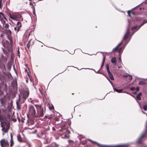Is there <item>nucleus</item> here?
Wrapping results in <instances>:
<instances>
[{
	"label": "nucleus",
	"instance_id": "obj_1",
	"mask_svg": "<svg viewBox=\"0 0 147 147\" xmlns=\"http://www.w3.org/2000/svg\"><path fill=\"white\" fill-rule=\"evenodd\" d=\"M4 111L3 109L0 110V121L1 125V126L2 127V131L3 132V135H4V133L8 132L10 126L9 121L6 120L3 121L1 119V112L2 111L3 112Z\"/></svg>",
	"mask_w": 147,
	"mask_h": 147
},
{
	"label": "nucleus",
	"instance_id": "obj_2",
	"mask_svg": "<svg viewBox=\"0 0 147 147\" xmlns=\"http://www.w3.org/2000/svg\"><path fill=\"white\" fill-rule=\"evenodd\" d=\"M29 95L28 91H23L20 92V94L19 95V99L18 102H16V105L18 109H20V103L21 104L24 102V101Z\"/></svg>",
	"mask_w": 147,
	"mask_h": 147
},
{
	"label": "nucleus",
	"instance_id": "obj_3",
	"mask_svg": "<svg viewBox=\"0 0 147 147\" xmlns=\"http://www.w3.org/2000/svg\"><path fill=\"white\" fill-rule=\"evenodd\" d=\"M147 16L146 15H145L142 17H136L135 20L136 21L141 22L143 21V22L139 26L136 25L133 27L131 28V29L133 30L136 29V31H137L144 24L147 23V20L145 19V18H146Z\"/></svg>",
	"mask_w": 147,
	"mask_h": 147
},
{
	"label": "nucleus",
	"instance_id": "obj_4",
	"mask_svg": "<svg viewBox=\"0 0 147 147\" xmlns=\"http://www.w3.org/2000/svg\"><path fill=\"white\" fill-rule=\"evenodd\" d=\"M28 109V114L29 115L33 118L38 117V116L36 114V110L33 106L29 105Z\"/></svg>",
	"mask_w": 147,
	"mask_h": 147
},
{
	"label": "nucleus",
	"instance_id": "obj_5",
	"mask_svg": "<svg viewBox=\"0 0 147 147\" xmlns=\"http://www.w3.org/2000/svg\"><path fill=\"white\" fill-rule=\"evenodd\" d=\"M37 110V113H36L38 117H42L44 115V110L43 109L38 105H34Z\"/></svg>",
	"mask_w": 147,
	"mask_h": 147
},
{
	"label": "nucleus",
	"instance_id": "obj_6",
	"mask_svg": "<svg viewBox=\"0 0 147 147\" xmlns=\"http://www.w3.org/2000/svg\"><path fill=\"white\" fill-rule=\"evenodd\" d=\"M8 15L11 19L14 20H18L19 19H21L22 21L23 20L22 16L19 14L14 15L9 13Z\"/></svg>",
	"mask_w": 147,
	"mask_h": 147
},
{
	"label": "nucleus",
	"instance_id": "obj_7",
	"mask_svg": "<svg viewBox=\"0 0 147 147\" xmlns=\"http://www.w3.org/2000/svg\"><path fill=\"white\" fill-rule=\"evenodd\" d=\"M67 127L65 124L63 125L61 127V129L59 130V131H62L63 133L65 134L70 133L69 130L67 129Z\"/></svg>",
	"mask_w": 147,
	"mask_h": 147
},
{
	"label": "nucleus",
	"instance_id": "obj_8",
	"mask_svg": "<svg viewBox=\"0 0 147 147\" xmlns=\"http://www.w3.org/2000/svg\"><path fill=\"white\" fill-rule=\"evenodd\" d=\"M0 142L2 147H7L9 145L7 140L5 139L1 140Z\"/></svg>",
	"mask_w": 147,
	"mask_h": 147
},
{
	"label": "nucleus",
	"instance_id": "obj_9",
	"mask_svg": "<svg viewBox=\"0 0 147 147\" xmlns=\"http://www.w3.org/2000/svg\"><path fill=\"white\" fill-rule=\"evenodd\" d=\"M106 68H107V71L108 72V75L111 79L112 80H114V78L113 77V76L112 74L111 73L110 70H109V65L108 64H107L106 65Z\"/></svg>",
	"mask_w": 147,
	"mask_h": 147
},
{
	"label": "nucleus",
	"instance_id": "obj_10",
	"mask_svg": "<svg viewBox=\"0 0 147 147\" xmlns=\"http://www.w3.org/2000/svg\"><path fill=\"white\" fill-rule=\"evenodd\" d=\"M130 33V32L129 31V26L127 28V31L123 37V40H126L127 39L128 36L129 35Z\"/></svg>",
	"mask_w": 147,
	"mask_h": 147
},
{
	"label": "nucleus",
	"instance_id": "obj_11",
	"mask_svg": "<svg viewBox=\"0 0 147 147\" xmlns=\"http://www.w3.org/2000/svg\"><path fill=\"white\" fill-rule=\"evenodd\" d=\"M145 134H143L136 141V143L139 144H142V139L145 137Z\"/></svg>",
	"mask_w": 147,
	"mask_h": 147
},
{
	"label": "nucleus",
	"instance_id": "obj_12",
	"mask_svg": "<svg viewBox=\"0 0 147 147\" xmlns=\"http://www.w3.org/2000/svg\"><path fill=\"white\" fill-rule=\"evenodd\" d=\"M0 20L3 25H4L5 24V20H7L5 17L0 16Z\"/></svg>",
	"mask_w": 147,
	"mask_h": 147
},
{
	"label": "nucleus",
	"instance_id": "obj_13",
	"mask_svg": "<svg viewBox=\"0 0 147 147\" xmlns=\"http://www.w3.org/2000/svg\"><path fill=\"white\" fill-rule=\"evenodd\" d=\"M50 142V140L48 138L46 137L43 138V143L44 144H49Z\"/></svg>",
	"mask_w": 147,
	"mask_h": 147
},
{
	"label": "nucleus",
	"instance_id": "obj_14",
	"mask_svg": "<svg viewBox=\"0 0 147 147\" xmlns=\"http://www.w3.org/2000/svg\"><path fill=\"white\" fill-rule=\"evenodd\" d=\"M17 138L18 141L20 142H25L24 140L22 138L21 136L20 135H18Z\"/></svg>",
	"mask_w": 147,
	"mask_h": 147
},
{
	"label": "nucleus",
	"instance_id": "obj_15",
	"mask_svg": "<svg viewBox=\"0 0 147 147\" xmlns=\"http://www.w3.org/2000/svg\"><path fill=\"white\" fill-rule=\"evenodd\" d=\"M125 47L123 45V46L122 47L120 48L118 50V53H119V56H121V54L122 53L123 50L124 49Z\"/></svg>",
	"mask_w": 147,
	"mask_h": 147
},
{
	"label": "nucleus",
	"instance_id": "obj_16",
	"mask_svg": "<svg viewBox=\"0 0 147 147\" xmlns=\"http://www.w3.org/2000/svg\"><path fill=\"white\" fill-rule=\"evenodd\" d=\"M127 145L125 144H118L111 146L112 147H122L126 146Z\"/></svg>",
	"mask_w": 147,
	"mask_h": 147
},
{
	"label": "nucleus",
	"instance_id": "obj_17",
	"mask_svg": "<svg viewBox=\"0 0 147 147\" xmlns=\"http://www.w3.org/2000/svg\"><path fill=\"white\" fill-rule=\"evenodd\" d=\"M5 33L7 36L10 35L11 34V32L10 30H5Z\"/></svg>",
	"mask_w": 147,
	"mask_h": 147
},
{
	"label": "nucleus",
	"instance_id": "obj_18",
	"mask_svg": "<svg viewBox=\"0 0 147 147\" xmlns=\"http://www.w3.org/2000/svg\"><path fill=\"white\" fill-rule=\"evenodd\" d=\"M116 59L115 57H113L111 59V62L113 63H114L115 65H116Z\"/></svg>",
	"mask_w": 147,
	"mask_h": 147
},
{
	"label": "nucleus",
	"instance_id": "obj_19",
	"mask_svg": "<svg viewBox=\"0 0 147 147\" xmlns=\"http://www.w3.org/2000/svg\"><path fill=\"white\" fill-rule=\"evenodd\" d=\"M7 37L8 39L9 40L10 42L12 43V40L11 35L7 36Z\"/></svg>",
	"mask_w": 147,
	"mask_h": 147
},
{
	"label": "nucleus",
	"instance_id": "obj_20",
	"mask_svg": "<svg viewBox=\"0 0 147 147\" xmlns=\"http://www.w3.org/2000/svg\"><path fill=\"white\" fill-rule=\"evenodd\" d=\"M113 90L114 91H116L118 93H121L122 92V89L121 90H118L116 88H113Z\"/></svg>",
	"mask_w": 147,
	"mask_h": 147
},
{
	"label": "nucleus",
	"instance_id": "obj_21",
	"mask_svg": "<svg viewBox=\"0 0 147 147\" xmlns=\"http://www.w3.org/2000/svg\"><path fill=\"white\" fill-rule=\"evenodd\" d=\"M97 145L99 147H110L109 146H105L99 143H97Z\"/></svg>",
	"mask_w": 147,
	"mask_h": 147
},
{
	"label": "nucleus",
	"instance_id": "obj_22",
	"mask_svg": "<svg viewBox=\"0 0 147 147\" xmlns=\"http://www.w3.org/2000/svg\"><path fill=\"white\" fill-rule=\"evenodd\" d=\"M146 84L145 82L143 81H141L139 82V84L140 85H144Z\"/></svg>",
	"mask_w": 147,
	"mask_h": 147
},
{
	"label": "nucleus",
	"instance_id": "obj_23",
	"mask_svg": "<svg viewBox=\"0 0 147 147\" xmlns=\"http://www.w3.org/2000/svg\"><path fill=\"white\" fill-rule=\"evenodd\" d=\"M17 26H19V27L21 28L22 26L21 23L20 22H18L17 23Z\"/></svg>",
	"mask_w": 147,
	"mask_h": 147
},
{
	"label": "nucleus",
	"instance_id": "obj_24",
	"mask_svg": "<svg viewBox=\"0 0 147 147\" xmlns=\"http://www.w3.org/2000/svg\"><path fill=\"white\" fill-rule=\"evenodd\" d=\"M88 140L89 141H90V142H92V143H93L94 144H97V143H97L96 142L93 141V140H90V139H88Z\"/></svg>",
	"mask_w": 147,
	"mask_h": 147
},
{
	"label": "nucleus",
	"instance_id": "obj_25",
	"mask_svg": "<svg viewBox=\"0 0 147 147\" xmlns=\"http://www.w3.org/2000/svg\"><path fill=\"white\" fill-rule=\"evenodd\" d=\"M118 47L117 46L115 48H114L112 50V52L114 53L115 51H117L118 49Z\"/></svg>",
	"mask_w": 147,
	"mask_h": 147
},
{
	"label": "nucleus",
	"instance_id": "obj_26",
	"mask_svg": "<svg viewBox=\"0 0 147 147\" xmlns=\"http://www.w3.org/2000/svg\"><path fill=\"white\" fill-rule=\"evenodd\" d=\"M20 28L19 27V26H17L16 27H15L14 28V30H17V32L20 29Z\"/></svg>",
	"mask_w": 147,
	"mask_h": 147
},
{
	"label": "nucleus",
	"instance_id": "obj_27",
	"mask_svg": "<svg viewBox=\"0 0 147 147\" xmlns=\"http://www.w3.org/2000/svg\"><path fill=\"white\" fill-rule=\"evenodd\" d=\"M87 69H90V68H87ZM92 69V70H93L95 72V73H98V74H101V73L100 72H99V70H100V69L98 71H96L94 69Z\"/></svg>",
	"mask_w": 147,
	"mask_h": 147
},
{
	"label": "nucleus",
	"instance_id": "obj_28",
	"mask_svg": "<svg viewBox=\"0 0 147 147\" xmlns=\"http://www.w3.org/2000/svg\"><path fill=\"white\" fill-rule=\"evenodd\" d=\"M143 109L145 111H146L147 110V105H145L143 106Z\"/></svg>",
	"mask_w": 147,
	"mask_h": 147
},
{
	"label": "nucleus",
	"instance_id": "obj_29",
	"mask_svg": "<svg viewBox=\"0 0 147 147\" xmlns=\"http://www.w3.org/2000/svg\"><path fill=\"white\" fill-rule=\"evenodd\" d=\"M131 38V37H130V38H129V40L127 42L123 45L125 47L126 46V45L127 44V43L129 42V41H130Z\"/></svg>",
	"mask_w": 147,
	"mask_h": 147
},
{
	"label": "nucleus",
	"instance_id": "obj_30",
	"mask_svg": "<svg viewBox=\"0 0 147 147\" xmlns=\"http://www.w3.org/2000/svg\"><path fill=\"white\" fill-rule=\"evenodd\" d=\"M11 143H10V146L11 147H12V146L13 145L14 142H13V140H12L11 139Z\"/></svg>",
	"mask_w": 147,
	"mask_h": 147
},
{
	"label": "nucleus",
	"instance_id": "obj_31",
	"mask_svg": "<svg viewBox=\"0 0 147 147\" xmlns=\"http://www.w3.org/2000/svg\"><path fill=\"white\" fill-rule=\"evenodd\" d=\"M8 77L10 79L12 78V77L11 74L10 73H8Z\"/></svg>",
	"mask_w": 147,
	"mask_h": 147
},
{
	"label": "nucleus",
	"instance_id": "obj_32",
	"mask_svg": "<svg viewBox=\"0 0 147 147\" xmlns=\"http://www.w3.org/2000/svg\"><path fill=\"white\" fill-rule=\"evenodd\" d=\"M8 77L10 79L12 78V77L11 74L10 73H8Z\"/></svg>",
	"mask_w": 147,
	"mask_h": 147
},
{
	"label": "nucleus",
	"instance_id": "obj_33",
	"mask_svg": "<svg viewBox=\"0 0 147 147\" xmlns=\"http://www.w3.org/2000/svg\"><path fill=\"white\" fill-rule=\"evenodd\" d=\"M131 10H129L128 11L127 13H128V16L129 17H131V15L130 14V13H131Z\"/></svg>",
	"mask_w": 147,
	"mask_h": 147
},
{
	"label": "nucleus",
	"instance_id": "obj_34",
	"mask_svg": "<svg viewBox=\"0 0 147 147\" xmlns=\"http://www.w3.org/2000/svg\"><path fill=\"white\" fill-rule=\"evenodd\" d=\"M5 24L4 27L5 28H8V27H9V25H8V24Z\"/></svg>",
	"mask_w": 147,
	"mask_h": 147
},
{
	"label": "nucleus",
	"instance_id": "obj_35",
	"mask_svg": "<svg viewBox=\"0 0 147 147\" xmlns=\"http://www.w3.org/2000/svg\"><path fill=\"white\" fill-rule=\"evenodd\" d=\"M136 98L138 100H141V98L140 96H138V95H137Z\"/></svg>",
	"mask_w": 147,
	"mask_h": 147
},
{
	"label": "nucleus",
	"instance_id": "obj_36",
	"mask_svg": "<svg viewBox=\"0 0 147 147\" xmlns=\"http://www.w3.org/2000/svg\"><path fill=\"white\" fill-rule=\"evenodd\" d=\"M135 88L134 87H131L130 88V90L132 91H134L135 90Z\"/></svg>",
	"mask_w": 147,
	"mask_h": 147
},
{
	"label": "nucleus",
	"instance_id": "obj_37",
	"mask_svg": "<svg viewBox=\"0 0 147 147\" xmlns=\"http://www.w3.org/2000/svg\"><path fill=\"white\" fill-rule=\"evenodd\" d=\"M2 0H0V8L1 9L2 8Z\"/></svg>",
	"mask_w": 147,
	"mask_h": 147
},
{
	"label": "nucleus",
	"instance_id": "obj_38",
	"mask_svg": "<svg viewBox=\"0 0 147 147\" xmlns=\"http://www.w3.org/2000/svg\"><path fill=\"white\" fill-rule=\"evenodd\" d=\"M39 91L40 93V94H42V91L41 90V89H42V87H40L39 88Z\"/></svg>",
	"mask_w": 147,
	"mask_h": 147
},
{
	"label": "nucleus",
	"instance_id": "obj_39",
	"mask_svg": "<svg viewBox=\"0 0 147 147\" xmlns=\"http://www.w3.org/2000/svg\"><path fill=\"white\" fill-rule=\"evenodd\" d=\"M119 63H121V58L120 57H119Z\"/></svg>",
	"mask_w": 147,
	"mask_h": 147
},
{
	"label": "nucleus",
	"instance_id": "obj_40",
	"mask_svg": "<svg viewBox=\"0 0 147 147\" xmlns=\"http://www.w3.org/2000/svg\"><path fill=\"white\" fill-rule=\"evenodd\" d=\"M123 43V42L122 41L119 44V45L117 46V47L118 48V47L121 45Z\"/></svg>",
	"mask_w": 147,
	"mask_h": 147
},
{
	"label": "nucleus",
	"instance_id": "obj_41",
	"mask_svg": "<svg viewBox=\"0 0 147 147\" xmlns=\"http://www.w3.org/2000/svg\"><path fill=\"white\" fill-rule=\"evenodd\" d=\"M104 63L102 62V64H101V67H100V69H101V68H102V67L104 65Z\"/></svg>",
	"mask_w": 147,
	"mask_h": 147
},
{
	"label": "nucleus",
	"instance_id": "obj_42",
	"mask_svg": "<svg viewBox=\"0 0 147 147\" xmlns=\"http://www.w3.org/2000/svg\"><path fill=\"white\" fill-rule=\"evenodd\" d=\"M105 61V57H104L103 59L102 62L104 63Z\"/></svg>",
	"mask_w": 147,
	"mask_h": 147
},
{
	"label": "nucleus",
	"instance_id": "obj_43",
	"mask_svg": "<svg viewBox=\"0 0 147 147\" xmlns=\"http://www.w3.org/2000/svg\"><path fill=\"white\" fill-rule=\"evenodd\" d=\"M64 137H63L64 138H68V136H67L65 134L64 135Z\"/></svg>",
	"mask_w": 147,
	"mask_h": 147
},
{
	"label": "nucleus",
	"instance_id": "obj_44",
	"mask_svg": "<svg viewBox=\"0 0 147 147\" xmlns=\"http://www.w3.org/2000/svg\"><path fill=\"white\" fill-rule=\"evenodd\" d=\"M129 79L130 80H131L132 79V76L129 75Z\"/></svg>",
	"mask_w": 147,
	"mask_h": 147
},
{
	"label": "nucleus",
	"instance_id": "obj_45",
	"mask_svg": "<svg viewBox=\"0 0 147 147\" xmlns=\"http://www.w3.org/2000/svg\"><path fill=\"white\" fill-rule=\"evenodd\" d=\"M136 90L137 92H138L139 90V87H137L136 88Z\"/></svg>",
	"mask_w": 147,
	"mask_h": 147
},
{
	"label": "nucleus",
	"instance_id": "obj_46",
	"mask_svg": "<svg viewBox=\"0 0 147 147\" xmlns=\"http://www.w3.org/2000/svg\"><path fill=\"white\" fill-rule=\"evenodd\" d=\"M142 94V93L139 92L137 95H138V96H141Z\"/></svg>",
	"mask_w": 147,
	"mask_h": 147
},
{
	"label": "nucleus",
	"instance_id": "obj_47",
	"mask_svg": "<svg viewBox=\"0 0 147 147\" xmlns=\"http://www.w3.org/2000/svg\"><path fill=\"white\" fill-rule=\"evenodd\" d=\"M52 130L53 131H55V129L53 127H52Z\"/></svg>",
	"mask_w": 147,
	"mask_h": 147
},
{
	"label": "nucleus",
	"instance_id": "obj_48",
	"mask_svg": "<svg viewBox=\"0 0 147 147\" xmlns=\"http://www.w3.org/2000/svg\"><path fill=\"white\" fill-rule=\"evenodd\" d=\"M33 13L34 15H35L36 14L35 13V11L34 10L33 11Z\"/></svg>",
	"mask_w": 147,
	"mask_h": 147
},
{
	"label": "nucleus",
	"instance_id": "obj_49",
	"mask_svg": "<svg viewBox=\"0 0 147 147\" xmlns=\"http://www.w3.org/2000/svg\"><path fill=\"white\" fill-rule=\"evenodd\" d=\"M29 5H33V4L31 2H30V3H29Z\"/></svg>",
	"mask_w": 147,
	"mask_h": 147
},
{
	"label": "nucleus",
	"instance_id": "obj_50",
	"mask_svg": "<svg viewBox=\"0 0 147 147\" xmlns=\"http://www.w3.org/2000/svg\"><path fill=\"white\" fill-rule=\"evenodd\" d=\"M137 102L138 103L139 105V106H140V108H141V109H142V108H141V107L140 105V103H139V102H138V101H137Z\"/></svg>",
	"mask_w": 147,
	"mask_h": 147
},
{
	"label": "nucleus",
	"instance_id": "obj_51",
	"mask_svg": "<svg viewBox=\"0 0 147 147\" xmlns=\"http://www.w3.org/2000/svg\"><path fill=\"white\" fill-rule=\"evenodd\" d=\"M109 81L110 83L111 84V85H112V86H113V84H112V83L111 82V81L109 80Z\"/></svg>",
	"mask_w": 147,
	"mask_h": 147
},
{
	"label": "nucleus",
	"instance_id": "obj_52",
	"mask_svg": "<svg viewBox=\"0 0 147 147\" xmlns=\"http://www.w3.org/2000/svg\"><path fill=\"white\" fill-rule=\"evenodd\" d=\"M29 47H30V45H29L28 44H27V47H28V48H29Z\"/></svg>",
	"mask_w": 147,
	"mask_h": 147
},
{
	"label": "nucleus",
	"instance_id": "obj_53",
	"mask_svg": "<svg viewBox=\"0 0 147 147\" xmlns=\"http://www.w3.org/2000/svg\"><path fill=\"white\" fill-rule=\"evenodd\" d=\"M147 3V0H146L144 2V3L145 4H146Z\"/></svg>",
	"mask_w": 147,
	"mask_h": 147
},
{
	"label": "nucleus",
	"instance_id": "obj_54",
	"mask_svg": "<svg viewBox=\"0 0 147 147\" xmlns=\"http://www.w3.org/2000/svg\"><path fill=\"white\" fill-rule=\"evenodd\" d=\"M50 146H51L50 145H48L47 146H44V147H49Z\"/></svg>",
	"mask_w": 147,
	"mask_h": 147
},
{
	"label": "nucleus",
	"instance_id": "obj_55",
	"mask_svg": "<svg viewBox=\"0 0 147 147\" xmlns=\"http://www.w3.org/2000/svg\"><path fill=\"white\" fill-rule=\"evenodd\" d=\"M135 32H133L131 34V36L130 37H131V36L133 35V34H134V33Z\"/></svg>",
	"mask_w": 147,
	"mask_h": 147
},
{
	"label": "nucleus",
	"instance_id": "obj_56",
	"mask_svg": "<svg viewBox=\"0 0 147 147\" xmlns=\"http://www.w3.org/2000/svg\"><path fill=\"white\" fill-rule=\"evenodd\" d=\"M11 139L12 140V137H13V136H12L11 135Z\"/></svg>",
	"mask_w": 147,
	"mask_h": 147
},
{
	"label": "nucleus",
	"instance_id": "obj_57",
	"mask_svg": "<svg viewBox=\"0 0 147 147\" xmlns=\"http://www.w3.org/2000/svg\"><path fill=\"white\" fill-rule=\"evenodd\" d=\"M31 103H32V104H34V102H33L32 101H31Z\"/></svg>",
	"mask_w": 147,
	"mask_h": 147
},
{
	"label": "nucleus",
	"instance_id": "obj_58",
	"mask_svg": "<svg viewBox=\"0 0 147 147\" xmlns=\"http://www.w3.org/2000/svg\"><path fill=\"white\" fill-rule=\"evenodd\" d=\"M3 35L2 34H1V36H1V37H3Z\"/></svg>",
	"mask_w": 147,
	"mask_h": 147
},
{
	"label": "nucleus",
	"instance_id": "obj_59",
	"mask_svg": "<svg viewBox=\"0 0 147 147\" xmlns=\"http://www.w3.org/2000/svg\"><path fill=\"white\" fill-rule=\"evenodd\" d=\"M137 6H137L136 7H134V8H133L132 9H134V8H135L136 7H137Z\"/></svg>",
	"mask_w": 147,
	"mask_h": 147
},
{
	"label": "nucleus",
	"instance_id": "obj_60",
	"mask_svg": "<svg viewBox=\"0 0 147 147\" xmlns=\"http://www.w3.org/2000/svg\"><path fill=\"white\" fill-rule=\"evenodd\" d=\"M146 128H147V123H146Z\"/></svg>",
	"mask_w": 147,
	"mask_h": 147
},
{
	"label": "nucleus",
	"instance_id": "obj_61",
	"mask_svg": "<svg viewBox=\"0 0 147 147\" xmlns=\"http://www.w3.org/2000/svg\"><path fill=\"white\" fill-rule=\"evenodd\" d=\"M134 94H136V92H134Z\"/></svg>",
	"mask_w": 147,
	"mask_h": 147
},
{
	"label": "nucleus",
	"instance_id": "obj_62",
	"mask_svg": "<svg viewBox=\"0 0 147 147\" xmlns=\"http://www.w3.org/2000/svg\"><path fill=\"white\" fill-rule=\"evenodd\" d=\"M142 112L143 113H144L143 111H142Z\"/></svg>",
	"mask_w": 147,
	"mask_h": 147
},
{
	"label": "nucleus",
	"instance_id": "obj_63",
	"mask_svg": "<svg viewBox=\"0 0 147 147\" xmlns=\"http://www.w3.org/2000/svg\"><path fill=\"white\" fill-rule=\"evenodd\" d=\"M125 77H127V76H124Z\"/></svg>",
	"mask_w": 147,
	"mask_h": 147
},
{
	"label": "nucleus",
	"instance_id": "obj_64",
	"mask_svg": "<svg viewBox=\"0 0 147 147\" xmlns=\"http://www.w3.org/2000/svg\"><path fill=\"white\" fill-rule=\"evenodd\" d=\"M3 46H4L5 47V46H4V45L3 44Z\"/></svg>",
	"mask_w": 147,
	"mask_h": 147
}]
</instances>
